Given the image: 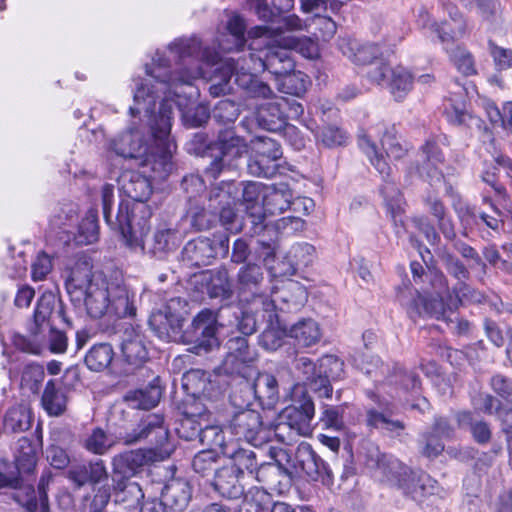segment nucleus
Returning <instances> with one entry per match:
<instances>
[{
	"label": "nucleus",
	"mask_w": 512,
	"mask_h": 512,
	"mask_svg": "<svg viewBox=\"0 0 512 512\" xmlns=\"http://www.w3.org/2000/svg\"><path fill=\"white\" fill-rule=\"evenodd\" d=\"M220 60L218 50L202 47L196 37L179 38L172 42L167 52L156 51L151 64L145 65L148 79L134 78L135 89L133 105L129 112L131 116L143 114L147 119L152 144L144 140L142 131L130 127L117 138L112 140L110 149L119 157L142 161L146 157L152 159L160 153L152 131V122L160 124L161 116H170V127L173 119V106L180 109L192 97L193 82L198 78H207L204 66H214Z\"/></svg>",
	"instance_id": "1"
},
{
	"label": "nucleus",
	"mask_w": 512,
	"mask_h": 512,
	"mask_svg": "<svg viewBox=\"0 0 512 512\" xmlns=\"http://www.w3.org/2000/svg\"><path fill=\"white\" fill-rule=\"evenodd\" d=\"M160 124L154 120L151 127L160 153L152 159L146 157L139 161L140 170L124 172L120 178L121 188L128 198L118 206L115 217L112 214L114 186L105 184L101 189L102 209L105 221L111 227L121 231L128 248L144 251V237L147 235L152 209L146 204L153 192L152 180H165L173 170L172 153L176 148L170 137V116L163 114Z\"/></svg>",
	"instance_id": "2"
},
{
	"label": "nucleus",
	"mask_w": 512,
	"mask_h": 512,
	"mask_svg": "<svg viewBox=\"0 0 512 512\" xmlns=\"http://www.w3.org/2000/svg\"><path fill=\"white\" fill-rule=\"evenodd\" d=\"M66 289L71 302L75 306L83 304L91 318L116 320L136 313L134 294L121 278L93 274L84 280L78 271H72L66 281Z\"/></svg>",
	"instance_id": "3"
},
{
	"label": "nucleus",
	"mask_w": 512,
	"mask_h": 512,
	"mask_svg": "<svg viewBox=\"0 0 512 512\" xmlns=\"http://www.w3.org/2000/svg\"><path fill=\"white\" fill-rule=\"evenodd\" d=\"M228 353L225 356L221 369L225 374L238 375L248 379L257 374L249 389L263 404L274 405L279 399V384L274 375L270 373H257L254 366L256 352L250 349L246 337H234L228 341Z\"/></svg>",
	"instance_id": "4"
},
{
	"label": "nucleus",
	"mask_w": 512,
	"mask_h": 512,
	"mask_svg": "<svg viewBox=\"0 0 512 512\" xmlns=\"http://www.w3.org/2000/svg\"><path fill=\"white\" fill-rule=\"evenodd\" d=\"M249 69L247 58L234 60L227 59L217 67L209 80L213 83L209 87L212 96L218 97L232 91L230 79L235 76V83L243 89L245 96L249 99L268 100L273 96L270 86L253 75Z\"/></svg>",
	"instance_id": "5"
},
{
	"label": "nucleus",
	"mask_w": 512,
	"mask_h": 512,
	"mask_svg": "<svg viewBox=\"0 0 512 512\" xmlns=\"http://www.w3.org/2000/svg\"><path fill=\"white\" fill-rule=\"evenodd\" d=\"M292 204H302L307 213L314 207L313 200L310 198L297 199L292 202V192L285 183L267 186L263 193L262 204L253 205L251 212H249L253 233L260 234L263 230L268 228L269 223L267 222V216L282 214Z\"/></svg>",
	"instance_id": "6"
},
{
	"label": "nucleus",
	"mask_w": 512,
	"mask_h": 512,
	"mask_svg": "<svg viewBox=\"0 0 512 512\" xmlns=\"http://www.w3.org/2000/svg\"><path fill=\"white\" fill-rule=\"evenodd\" d=\"M255 39L250 45L251 52L247 59L249 69L254 72L267 70L275 75L277 79L293 71L295 67L294 60L284 42H274V39Z\"/></svg>",
	"instance_id": "7"
},
{
	"label": "nucleus",
	"mask_w": 512,
	"mask_h": 512,
	"mask_svg": "<svg viewBox=\"0 0 512 512\" xmlns=\"http://www.w3.org/2000/svg\"><path fill=\"white\" fill-rule=\"evenodd\" d=\"M455 295L430 297L423 296L419 293L407 305V313L410 318L429 316L437 320H447V312L456 310L462 301H481L482 295L473 291L467 284H461L460 288L454 287Z\"/></svg>",
	"instance_id": "8"
},
{
	"label": "nucleus",
	"mask_w": 512,
	"mask_h": 512,
	"mask_svg": "<svg viewBox=\"0 0 512 512\" xmlns=\"http://www.w3.org/2000/svg\"><path fill=\"white\" fill-rule=\"evenodd\" d=\"M212 149L216 150L218 154L205 169V176L215 180L224 167L230 166L233 160L239 159L248 153L249 145L233 129H224L219 132Z\"/></svg>",
	"instance_id": "9"
},
{
	"label": "nucleus",
	"mask_w": 512,
	"mask_h": 512,
	"mask_svg": "<svg viewBox=\"0 0 512 512\" xmlns=\"http://www.w3.org/2000/svg\"><path fill=\"white\" fill-rule=\"evenodd\" d=\"M365 76L372 84L386 87L396 101L405 99L413 88L414 77L402 66L391 67L388 63H380Z\"/></svg>",
	"instance_id": "10"
},
{
	"label": "nucleus",
	"mask_w": 512,
	"mask_h": 512,
	"mask_svg": "<svg viewBox=\"0 0 512 512\" xmlns=\"http://www.w3.org/2000/svg\"><path fill=\"white\" fill-rule=\"evenodd\" d=\"M292 398L294 403L282 411L281 418L297 434L310 435L315 414L314 403L301 385L294 386Z\"/></svg>",
	"instance_id": "11"
},
{
	"label": "nucleus",
	"mask_w": 512,
	"mask_h": 512,
	"mask_svg": "<svg viewBox=\"0 0 512 512\" xmlns=\"http://www.w3.org/2000/svg\"><path fill=\"white\" fill-rule=\"evenodd\" d=\"M251 145L256 156L248 162L249 173L258 177H272L276 172L273 162L282 157L280 144L272 138L257 136L251 140Z\"/></svg>",
	"instance_id": "12"
},
{
	"label": "nucleus",
	"mask_w": 512,
	"mask_h": 512,
	"mask_svg": "<svg viewBox=\"0 0 512 512\" xmlns=\"http://www.w3.org/2000/svg\"><path fill=\"white\" fill-rule=\"evenodd\" d=\"M307 300V289L297 281L287 280L282 283L281 287L272 291L270 300L266 299L262 302L263 311L295 312L300 310Z\"/></svg>",
	"instance_id": "13"
},
{
	"label": "nucleus",
	"mask_w": 512,
	"mask_h": 512,
	"mask_svg": "<svg viewBox=\"0 0 512 512\" xmlns=\"http://www.w3.org/2000/svg\"><path fill=\"white\" fill-rule=\"evenodd\" d=\"M445 156L434 138H429L420 147L418 160L411 164L408 173L417 174L420 178L428 181L431 185L441 182L443 174L438 168L442 164Z\"/></svg>",
	"instance_id": "14"
},
{
	"label": "nucleus",
	"mask_w": 512,
	"mask_h": 512,
	"mask_svg": "<svg viewBox=\"0 0 512 512\" xmlns=\"http://www.w3.org/2000/svg\"><path fill=\"white\" fill-rule=\"evenodd\" d=\"M57 319L71 326L70 320L66 317L62 301L53 292L45 291L37 299L33 311L31 334L37 336L43 328L53 327Z\"/></svg>",
	"instance_id": "15"
},
{
	"label": "nucleus",
	"mask_w": 512,
	"mask_h": 512,
	"mask_svg": "<svg viewBox=\"0 0 512 512\" xmlns=\"http://www.w3.org/2000/svg\"><path fill=\"white\" fill-rule=\"evenodd\" d=\"M228 428L239 440L244 439L253 446H260L265 433L259 412L252 409H242L233 414Z\"/></svg>",
	"instance_id": "16"
},
{
	"label": "nucleus",
	"mask_w": 512,
	"mask_h": 512,
	"mask_svg": "<svg viewBox=\"0 0 512 512\" xmlns=\"http://www.w3.org/2000/svg\"><path fill=\"white\" fill-rule=\"evenodd\" d=\"M120 349L124 362L132 369L142 367L149 358L148 340L139 328L131 326L123 331Z\"/></svg>",
	"instance_id": "17"
},
{
	"label": "nucleus",
	"mask_w": 512,
	"mask_h": 512,
	"mask_svg": "<svg viewBox=\"0 0 512 512\" xmlns=\"http://www.w3.org/2000/svg\"><path fill=\"white\" fill-rule=\"evenodd\" d=\"M163 417L159 414H150L137 425L126 427L118 432V438L125 444H134L142 439L154 436L156 444H162L167 439L168 430L163 426Z\"/></svg>",
	"instance_id": "18"
},
{
	"label": "nucleus",
	"mask_w": 512,
	"mask_h": 512,
	"mask_svg": "<svg viewBox=\"0 0 512 512\" xmlns=\"http://www.w3.org/2000/svg\"><path fill=\"white\" fill-rule=\"evenodd\" d=\"M371 398L378 405L380 410L376 408H368L366 410V425L369 428L382 430L391 436H401L406 428L405 423L391 417L392 411L389 401L373 393L371 394Z\"/></svg>",
	"instance_id": "19"
},
{
	"label": "nucleus",
	"mask_w": 512,
	"mask_h": 512,
	"mask_svg": "<svg viewBox=\"0 0 512 512\" xmlns=\"http://www.w3.org/2000/svg\"><path fill=\"white\" fill-rule=\"evenodd\" d=\"M342 54L357 65H370L367 72L374 66L385 63L381 60L385 51L380 43H360L356 39H342L339 42Z\"/></svg>",
	"instance_id": "20"
},
{
	"label": "nucleus",
	"mask_w": 512,
	"mask_h": 512,
	"mask_svg": "<svg viewBox=\"0 0 512 512\" xmlns=\"http://www.w3.org/2000/svg\"><path fill=\"white\" fill-rule=\"evenodd\" d=\"M448 19L439 22L435 28V34L442 43H450L460 40L470 33L468 19L459 10V8L451 3L443 6Z\"/></svg>",
	"instance_id": "21"
},
{
	"label": "nucleus",
	"mask_w": 512,
	"mask_h": 512,
	"mask_svg": "<svg viewBox=\"0 0 512 512\" xmlns=\"http://www.w3.org/2000/svg\"><path fill=\"white\" fill-rule=\"evenodd\" d=\"M368 465L375 467V476L382 482L397 488L401 481L411 470L393 455L377 453L371 458Z\"/></svg>",
	"instance_id": "22"
},
{
	"label": "nucleus",
	"mask_w": 512,
	"mask_h": 512,
	"mask_svg": "<svg viewBox=\"0 0 512 512\" xmlns=\"http://www.w3.org/2000/svg\"><path fill=\"white\" fill-rule=\"evenodd\" d=\"M402 494L417 503H422L427 496L437 491V481L423 471L410 470L397 487Z\"/></svg>",
	"instance_id": "23"
},
{
	"label": "nucleus",
	"mask_w": 512,
	"mask_h": 512,
	"mask_svg": "<svg viewBox=\"0 0 512 512\" xmlns=\"http://www.w3.org/2000/svg\"><path fill=\"white\" fill-rule=\"evenodd\" d=\"M217 247L207 237H198L188 241L181 252V258L189 267L207 266L216 258Z\"/></svg>",
	"instance_id": "24"
},
{
	"label": "nucleus",
	"mask_w": 512,
	"mask_h": 512,
	"mask_svg": "<svg viewBox=\"0 0 512 512\" xmlns=\"http://www.w3.org/2000/svg\"><path fill=\"white\" fill-rule=\"evenodd\" d=\"M192 329L198 348L208 352L219 345L216 337L217 320L211 310L199 312L192 321Z\"/></svg>",
	"instance_id": "25"
},
{
	"label": "nucleus",
	"mask_w": 512,
	"mask_h": 512,
	"mask_svg": "<svg viewBox=\"0 0 512 512\" xmlns=\"http://www.w3.org/2000/svg\"><path fill=\"white\" fill-rule=\"evenodd\" d=\"M224 32H219L217 38L218 48L222 52H232L241 50L246 42L245 20L238 14H232L225 27Z\"/></svg>",
	"instance_id": "26"
},
{
	"label": "nucleus",
	"mask_w": 512,
	"mask_h": 512,
	"mask_svg": "<svg viewBox=\"0 0 512 512\" xmlns=\"http://www.w3.org/2000/svg\"><path fill=\"white\" fill-rule=\"evenodd\" d=\"M307 27L298 15L290 14L283 16L277 27L255 26L248 31L251 38L274 39V42H281V38L285 37V32L302 31Z\"/></svg>",
	"instance_id": "27"
},
{
	"label": "nucleus",
	"mask_w": 512,
	"mask_h": 512,
	"mask_svg": "<svg viewBox=\"0 0 512 512\" xmlns=\"http://www.w3.org/2000/svg\"><path fill=\"white\" fill-rule=\"evenodd\" d=\"M223 454L229 457L233 461V468L242 475L244 471L253 474L257 473V480L259 478V470H263L271 466V463L258 464L257 454L254 450L249 447H236L234 443H230V446L223 449Z\"/></svg>",
	"instance_id": "28"
},
{
	"label": "nucleus",
	"mask_w": 512,
	"mask_h": 512,
	"mask_svg": "<svg viewBox=\"0 0 512 512\" xmlns=\"http://www.w3.org/2000/svg\"><path fill=\"white\" fill-rule=\"evenodd\" d=\"M66 390L55 379L47 381L41 396V407L50 417L62 416L68 406Z\"/></svg>",
	"instance_id": "29"
},
{
	"label": "nucleus",
	"mask_w": 512,
	"mask_h": 512,
	"mask_svg": "<svg viewBox=\"0 0 512 512\" xmlns=\"http://www.w3.org/2000/svg\"><path fill=\"white\" fill-rule=\"evenodd\" d=\"M209 207L215 211H219V220L227 230L231 232H239L241 230L240 224L237 222V214L230 206L229 191L224 187L215 188L211 191L209 196Z\"/></svg>",
	"instance_id": "30"
},
{
	"label": "nucleus",
	"mask_w": 512,
	"mask_h": 512,
	"mask_svg": "<svg viewBox=\"0 0 512 512\" xmlns=\"http://www.w3.org/2000/svg\"><path fill=\"white\" fill-rule=\"evenodd\" d=\"M372 132L380 136L381 149L389 158L399 160L410 149L409 144L399 135L395 125L379 124L372 129Z\"/></svg>",
	"instance_id": "31"
},
{
	"label": "nucleus",
	"mask_w": 512,
	"mask_h": 512,
	"mask_svg": "<svg viewBox=\"0 0 512 512\" xmlns=\"http://www.w3.org/2000/svg\"><path fill=\"white\" fill-rule=\"evenodd\" d=\"M263 317L267 321V326L259 337V343L266 350H277L282 346L284 338L289 337V329L280 319L278 313L264 311Z\"/></svg>",
	"instance_id": "32"
},
{
	"label": "nucleus",
	"mask_w": 512,
	"mask_h": 512,
	"mask_svg": "<svg viewBox=\"0 0 512 512\" xmlns=\"http://www.w3.org/2000/svg\"><path fill=\"white\" fill-rule=\"evenodd\" d=\"M107 477V470L101 460L87 465H74L67 472V478L76 488H81L86 484L100 483L102 480L107 479Z\"/></svg>",
	"instance_id": "33"
},
{
	"label": "nucleus",
	"mask_w": 512,
	"mask_h": 512,
	"mask_svg": "<svg viewBox=\"0 0 512 512\" xmlns=\"http://www.w3.org/2000/svg\"><path fill=\"white\" fill-rule=\"evenodd\" d=\"M192 496L191 486L188 481L180 478L168 481L161 493V497L171 510L181 511L189 503Z\"/></svg>",
	"instance_id": "34"
},
{
	"label": "nucleus",
	"mask_w": 512,
	"mask_h": 512,
	"mask_svg": "<svg viewBox=\"0 0 512 512\" xmlns=\"http://www.w3.org/2000/svg\"><path fill=\"white\" fill-rule=\"evenodd\" d=\"M39 447H41L40 440L36 443L26 436L18 439L14 448V457L19 474L30 475L34 472Z\"/></svg>",
	"instance_id": "35"
},
{
	"label": "nucleus",
	"mask_w": 512,
	"mask_h": 512,
	"mask_svg": "<svg viewBox=\"0 0 512 512\" xmlns=\"http://www.w3.org/2000/svg\"><path fill=\"white\" fill-rule=\"evenodd\" d=\"M240 474L233 467L218 469L214 475L212 486L221 496L234 499L243 495L244 489L239 482Z\"/></svg>",
	"instance_id": "36"
},
{
	"label": "nucleus",
	"mask_w": 512,
	"mask_h": 512,
	"mask_svg": "<svg viewBox=\"0 0 512 512\" xmlns=\"http://www.w3.org/2000/svg\"><path fill=\"white\" fill-rule=\"evenodd\" d=\"M150 460L151 452L142 449L116 455L112 462L114 474L132 476Z\"/></svg>",
	"instance_id": "37"
},
{
	"label": "nucleus",
	"mask_w": 512,
	"mask_h": 512,
	"mask_svg": "<svg viewBox=\"0 0 512 512\" xmlns=\"http://www.w3.org/2000/svg\"><path fill=\"white\" fill-rule=\"evenodd\" d=\"M10 487L14 489L10 494L2 493V496L14 499L27 512H36L38 510V500L32 485H22V479L19 477L8 478L2 475V488Z\"/></svg>",
	"instance_id": "38"
},
{
	"label": "nucleus",
	"mask_w": 512,
	"mask_h": 512,
	"mask_svg": "<svg viewBox=\"0 0 512 512\" xmlns=\"http://www.w3.org/2000/svg\"><path fill=\"white\" fill-rule=\"evenodd\" d=\"M256 119L260 127L276 132L281 130L287 122L284 121V111L280 106V97L275 98L257 107Z\"/></svg>",
	"instance_id": "39"
},
{
	"label": "nucleus",
	"mask_w": 512,
	"mask_h": 512,
	"mask_svg": "<svg viewBox=\"0 0 512 512\" xmlns=\"http://www.w3.org/2000/svg\"><path fill=\"white\" fill-rule=\"evenodd\" d=\"M288 335L299 345L310 347L319 342L322 333L319 324L314 319L303 318L289 328Z\"/></svg>",
	"instance_id": "40"
},
{
	"label": "nucleus",
	"mask_w": 512,
	"mask_h": 512,
	"mask_svg": "<svg viewBox=\"0 0 512 512\" xmlns=\"http://www.w3.org/2000/svg\"><path fill=\"white\" fill-rule=\"evenodd\" d=\"M207 282V293L210 298L229 299L232 295L229 273L226 268H218L202 275Z\"/></svg>",
	"instance_id": "41"
},
{
	"label": "nucleus",
	"mask_w": 512,
	"mask_h": 512,
	"mask_svg": "<svg viewBox=\"0 0 512 512\" xmlns=\"http://www.w3.org/2000/svg\"><path fill=\"white\" fill-rule=\"evenodd\" d=\"M315 258L316 250L313 245L306 242L296 243L287 253L286 259L290 267L285 273L294 275L299 270L311 265Z\"/></svg>",
	"instance_id": "42"
},
{
	"label": "nucleus",
	"mask_w": 512,
	"mask_h": 512,
	"mask_svg": "<svg viewBox=\"0 0 512 512\" xmlns=\"http://www.w3.org/2000/svg\"><path fill=\"white\" fill-rule=\"evenodd\" d=\"M371 137L372 135H360L358 141L359 147L368 158L370 164L376 169L382 178L386 180L391 175V166Z\"/></svg>",
	"instance_id": "43"
},
{
	"label": "nucleus",
	"mask_w": 512,
	"mask_h": 512,
	"mask_svg": "<svg viewBox=\"0 0 512 512\" xmlns=\"http://www.w3.org/2000/svg\"><path fill=\"white\" fill-rule=\"evenodd\" d=\"M264 272L260 265L248 263L242 266L237 275V285L240 293L250 292L253 297L258 296Z\"/></svg>",
	"instance_id": "44"
},
{
	"label": "nucleus",
	"mask_w": 512,
	"mask_h": 512,
	"mask_svg": "<svg viewBox=\"0 0 512 512\" xmlns=\"http://www.w3.org/2000/svg\"><path fill=\"white\" fill-rule=\"evenodd\" d=\"M149 325L162 340L170 341L180 329L179 319L164 311H157L150 316Z\"/></svg>",
	"instance_id": "45"
},
{
	"label": "nucleus",
	"mask_w": 512,
	"mask_h": 512,
	"mask_svg": "<svg viewBox=\"0 0 512 512\" xmlns=\"http://www.w3.org/2000/svg\"><path fill=\"white\" fill-rule=\"evenodd\" d=\"M161 398V389L156 384H150L144 388L129 391L125 400L134 409L149 410L154 408Z\"/></svg>",
	"instance_id": "46"
},
{
	"label": "nucleus",
	"mask_w": 512,
	"mask_h": 512,
	"mask_svg": "<svg viewBox=\"0 0 512 512\" xmlns=\"http://www.w3.org/2000/svg\"><path fill=\"white\" fill-rule=\"evenodd\" d=\"M114 350L108 343L95 344L85 356V364L91 371L100 372L110 366Z\"/></svg>",
	"instance_id": "47"
},
{
	"label": "nucleus",
	"mask_w": 512,
	"mask_h": 512,
	"mask_svg": "<svg viewBox=\"0 0 512 512\" xmlns=\"http://www.w3.org/2000/svg\"><path fill=\"white\" fill-rule=\"evenodd\" d=\"M204 422H209V414L206 409L198 412L185 411L180 421L179 433L186 440H191L200 435Z\"/></svg>",
	"instance_id": "48"
},
{
	"label": "nucleus",
	"mask_w": 512,
	"mask_h": 512,
	"mask_svg": "<svg viewBox=\"0 0 512 512\" xmlns=\"http://www.w3.org/2000/svg\"><path fill=\"white\" fill-rule=\"evenodd\" d=\"M32 416L30 410L24 405H17L9 409L3 420L5 431L22 432L30 428Z\"/></svg>",
	"instance_id": "49"
},
{
	"label": "nucleus",
	"mask_w": 512,
	"mask_h": 512,
	"mask_svg": "<svg viewBox=\"0 0 512 512\" xmlns=\"http://www.w3.org/2000/svg\"><path fill=\"white\" fill-rule=\"evenodd\" d=\"M299 464L302 471L313 481H317L327 472L324 461L310 447H304L299 452Z\"/></svg>",
	"instance_id": "50"
},
{
	"label": "nucleus",
	"mask_w": 512,
	"mask_h": 512,
	"mask_svg": "<svg viewBox=\"0 0 512 512\" xmlns=\"http://www.w3.org/2000/svg\"><path fill=\"white\" fill-rule=\"evenodd\" d=\"M278 80L280 81L279 90L281 92L297 97L302 96L310 84V79L306 74L294 70L284 74Z\"/></svg>",
	"instance_id": "51"
},
{
	"label": "nucleus",
	"mask_w": 512,
	"mask_h": 512,
	"mask_svg": "<svg viewBox=\"0 0 512 512\" xmlns=\"http://www.w3.org/2000/svg\"><path fill=\"white\" fill-rule=\"evenodd\" d=\"M381 193L384 196L387 212L390 214L394 224L397 225L398 222L402 224L401 215L404 212L405 203L400 191L393 184L387 183L381 189Z\"/></svg>",
	"instance_id": "52"
},
{
	"label": "nucleus",
	"mask_w": 512,
	"mask_h": 512,
	"mask_svg": "<svg viewBox=\"0 0 512 512\" xmlns=\"http://www.w3.org/2000/svg\"><path fill=\"white\" fill-rule=\"evenodd\" d=\"M83 447L95 455H104L114 445V441L101 428H94L83 439Z\"/></svg>",
	"instance_id": "53"
},
{
	"label": "nucleus",
	"mask_w": 512,
	"mask_h": 512,
	"mask_svg": "<svg viewBox=\"0 0 512 512\" xmlns=\"http://www.w3.org/2000/svg\"><path fill=\"white\" fill-rule=\"evenodd\" d=\"M429 212L437 219L438 226L445 238L455 237L454 225L448 217L444 204L438 198L429 197L426 200Z\"/></svg>",
	"instance_id": "54"
},
{
	"label": "nucleus",
	"mask_w": 512,
	"mask_h": 512,
	"mask_svg": "<svg viewBox=\"0 0 512 512\" xmlns=\"http://www.w3.org/2000/svg\"><path fill=\"white\" fill-rule=\"evenodd\" d=\"M449 58L455 68L464 76L477 74L475 59L473 54L463 46H456L449 53Z\"/></svg>",
	"instance_id": "55"
},
{
	"label": "nucleus",
	"mask_w": 512,
	"mask_h": 512,
	"mask_svg": "<svg viewBox=\"0 0 512 512\" xmlns=\"http://www.w3.org/2000/svg\"><path fill=\"white\" fill-rule=\"evenodd\" d=\"M207 384V373L199 369L190 370L182 377L183 389L194 397L205 395Z\"/></svg>",
	"instance_id": "56"
},
{
	"label": "nucleus",
	"mask_w": 512,
	"mask_h": 512,
	"mask_svg": "<svg viewBox=\"0 0 512 512\" xmlns=\"http://www.w3.org/2000/svg\"><path fill=\"white\" fill-rule=\"evenodd\" d=\"M199 440L203 445L208 446L209 449L216 451L219 448L222 453L224 448L230 446V443L225 442L222 428L219 425H210L208 422H204Z\"/></svg>",
	"instance_id": "57"
},
{
	"label": "nucleus",
	"mask_w": 512,
	"mask_h": 512,
	"mask_svg": "<svg viewBox=\"0 0 512 512\" xmlns=\"http://www.w3.org/2000/svg\"><path fill=\"white\" fill-rule=\"evenodd\" d=\"M193 470L205 477L218 470V454L215 450L207 449L197 453L192 461Z\"/></svg>",
	"instance_id": "58"
},
{
	"label": "nucleus",
	"mask_w": 512,
	"mask_h": 512,
	"mask_svg": "<svg viewBox=\"0 0 512 512\" xmlns=\"http://www.w3.org/2000/svg\"><path fill=\"white\" fill-rule=\"evenodd\" d=\"M244 500L240 512H263L264 506L269 502L270 495L259 487H252L243 493Z\"/></svg>",
	"instance_id": "59"
},
{
	"label": "nucleus",
	"mask_w": 512,
	"mask_h": 512,
	"mask_svg": "<svg viewBox=\"0 0 512 512\" xmlns=\"http://www.w3.org/2000/svg\"><path fill=\"white\" fill-rule=\"evenodd\" d=\"M188 218L190 225L196 231H203L210 229L217 220V215L213 209L209 207V210L194 206L188 211Z\"/></svg>",
	"instance_id": "60"
},
{
	"label": "nucleus",
	"mask_w": 512,
	"mask_h": 512,
	"mask_svg": "<svg viewBox=\"0 0 512 512\" xmlns=\"http://www.w3.org/2000/svg\"><path fill=\"white\" fill-rule=\"evenodd\" d=\"M78 220V208L74 203H66L59 208L57 213L50 220L53 228H58L64 232H70L68 227L74 225Z\"/></svg>",
	"instance_id": "61"
},
{
	"label": "nucleus",
	"mask_w": 512,
	"mask_h": 512,
	"mask_svg": "<svg viewBox=\"0 0 512 512\" xmlns=\"http://www.w3.org/2000/svg\"><path fill=\"white\" fill-rule=\"evenodd\" d=\"M98 235V220L95 215H89L79 223L75 240L78 244L88 245L96 242Z\"/></svg>",
	"instance_id": "62"
},
{
	"label": "nucleus",
	"mask_w": 512,
	"mask_h": 512,
	"mask_svg": "<svg viewBox=\"0 0 512 512\" xmlns=\"http://www.w3.org/2000/svg\"><path fill=\"white\" fill-rule=\"evenodd\" d=\"M44 377L45 372L42 365L38 363L27 364L22 371L21 386L34 393L38 391Z\"/></svg>",
	"instance_id": "63"
},
{
	"label": "nucleus",
	"mask_w": 512,
	"mask_h": 512,
	"mask_svg": "<svg viewBox=\"0 0 512 512\" xmlns=\"http://www.w3.org/2000/svg\"><path fill=\"white\" fill-rule=\"evenodd\" d=\"M476 7L482 21L489 26L501 19L502 8L499 0H476Z\"/></svg>",
	"instance_id": "64"
}]
</instances>
